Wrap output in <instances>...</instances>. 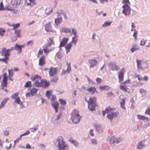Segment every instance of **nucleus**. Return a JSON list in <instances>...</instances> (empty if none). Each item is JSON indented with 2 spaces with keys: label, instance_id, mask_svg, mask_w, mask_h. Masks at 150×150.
<instances>
[{
  "label": "nucleus",
  "instance_id": "obj_23",
  "mask_svg": "<svg viewBox=\"0 0 150 150\" xmlns=\"http://www.w3.org/2000/svg\"><path fill=\"white\" fill-rule=\"evenodd\" d=\"M72 45V44L71 43V42H70L65 46V48L67 51V54L69 52Z\"/></svg>",
  "mask_w": 150,
  "mask_h": 150
},
{
  "label": "nucleus",
  "instance_id": "obj_17",
  "mask_svg": "<svg viewBox=\"0 0 150 150\" xmlns=\"http://www.w3.org/2000/svg\"><path fill=\"white\" fill-rule=\"evenodd\" d=\"M45 30L47 32L51 31L52 30V26L50 22L47 23L45 25Z\"/></svg>",
  "mask_w": 150,
  "mask_h": 150
},
{
  "label": "nucleus",
  "instance_id": "obj_41",
  "mask_svg": "<svg viewBox=\"0 0 150 150\" xmlns=\"http://www.w3.org/2000/svg\"><path fill=\"white\" fill-rule=\"evenodd\" d=\"M9 59V57H5L4 58H0V61H2L3 62H5L6 64L8 63V60Z\"/></svg>",
  "mask_w": 150,
  "mask_h": 150
},
{
  "label": "nucleus",
  "instance_id": "obj_6",
  "mask_svg": "<svg viewBox=\"0 0 150 150\" xmlns=\"http://www.w3.org/2000/svg\"><path fill=\"white\" fill-rule=\"evenodd\" d=\"M130 81V80L129 79L127 80H126L124 82L121 83L120 87V90H122L123 92H127L128 93H129V91H127V90L129 89L127 88V86H125L122 85V84L126 85L128 84V82Z\"/></svg>",
  "mask_w": 150,
  "mask_h": 150
},
{
  "label": "nucleus",
  "instance_id": "obj_57",
  "mask_svg": "<svg viewBox=\"0 0 150 150\" xmlns=\"http://www.w3.org/2000/svg\"><path fill=\"white\" fill-rule=\"evenodd\" d=\"M91 141L92 143L94 144H96L98 143L97 140L94 139H91Z\"/></svg>",
  "mask_w": 150,
  "mask_h": 150
},
{
  "label": "nucleus",
  "instance_id": "obj_29",
  "mask_svg": "<svg viewBox=\"0 0 150 150\" xmlns=\"http://www.w3.org/2000/svg\"><path fill=\"white\" fill-rule=\"evenodd\" d=\"M38 89L36 88H33L30 89V92L31 95L32 96L36 94Z\"/></svg>",
  "mask_w": 150,
  "mask_h": 150
},
{
  "label": "nucleus",
  "instance_id": "obj_50",
  "mask_svg": "<svg viewBox=\"0 0 150 150\" xmlns=\"http://www.w3.org/2000/svg\"><path fill=\"white\" fill-rule=\"evenodd\" d=\"M54 49V47H53V48L51 50H49V49H47L46 48H45L43 49V50L44 51V52L45 53H49L50 52L53 50Z\"/></svg>",
  "mask_w": 150,
  "mask_h": 150
},
{
  "label": "nucleus",
  "instance_id": "obj_22",
  "mask_svg": "<svg viewBox=\"0 0 150 150\" xmlns=\"http://www.w3.org/2000/svg\"><path fill=\"white\" fill-rule=\"evenodd\" d=\"M8 98H5L3 99V100L1 102L0 105V109L3 108L6 103L8 100Z\"/></svg>",
  "mask_w": 150,
  "mask_h": 150
},
{
  "label": "nucleus",
  "instance_id": "obj_63",
  "mask_svg": "<svg viewBox=\"0 0 150 150\" xmlns=\"http://www.w3.org/2000/svg\"><path fill=\"white\" fill-rule=\"evenodd\" d=\"M49 40H50L49 43L53 45H54V42L53 41V39L52 38H49Z\"/></svg>",
  "mask_w": 150,
  "mask_h": 150
},
{
  "label": "nucleus",
  "instance_id": "obj_46",
  "mask_svg": "<svg viewBox=\"0 0 150 150\" xmlns=\"http://www.w3.org/2000/svg\"><path fill=\"white\" fill-rule=\"evenodd\" d=\"M19 94L18 92H16L11 96V98L13 99H14L16 97L18 96Z\"/></svg>",
  "mask_w": 150,
  "mask_h": 150
},
{
  "label": "nucleus",
  "instance_id": "obj_15",
  "mask_svg": "<svg viewBox=\"0 0 150 150\" xmlns=\"http://www.w3.org/2000/svg\"><path fill=\"white\" fill-rule=\"evenodd\" d=\"M69 40V38H63L62 40L60 42L59 47H62L64 46L67 42Z\"/></svg>",
  "mask_w": 150,
  "mask_h": 150
},
{
  "label": "nucleus",
  "instance_id": "obj_25",
  "mask_svg": "<svg viewBox=\"0 0 150 150\" xmlns=\"http://www.w3.org/2000/svg\"><path fill=\"white\" fill-rule=\"evenodd\" d=\"M112 110H115V108H110L109 106L108 107L106 108L105 110L103 111V116H105V114L106 113H108L109 112V111H110Z\"/></svg>",
  "mask_w": 150,
  "mask_h": 150
},
{
  "label": "nucleus",
  "instance_id": "obj_58",
  "mask_svg": "<svg viewBox=\"0 0 150 150\" xmlns=\"http://www.w3.org/2000/svg\"><path fill=\"white\" fill-rule=\"evenodd\" d=\"M58 77L55 76L53 78L51 79V81L52 82H56L58 80Z\"/></svg>",
  "mask_w": 150,
  "mask_h": 150
},
{
  "label": "nucleus",
  "instance_id": "obj_13",
  "mask_svg": "<svg viewBox=\"0 0 150 150\" xmlns=\"http://www.w3.org/2000/svg\"><path fill=\"white\" fill-rule=\"evenodd\" d=\"M24 47V45H20L18 44H16L13 48L15 50H17L19 53H21L22 52V48Z\"/></svg>",
  "mask_w": 150,
  "mask_h": 150
},
{
  "label": "nucleus",
  "instance_id": "obj_4",
  "mask_svg": "<svg viewBox=\"0 0 150 150\" xmlns=\"http://www.w3.org/2000/svg\"><path fill=\"white\" fill-rule=\"evenodd\" d=\"M112 110L110 111H109L108 113L107 114V117L108 118L111 122L112 121V119L114 118H116L117 117L119 113L117 112H113Z\"/></svg>",
  "mask_w": 150,
  "mask_h": 150
},
{
  "label": "nucleus",
  "instance_id": "obj_61",
  "mask_svg": "<svg viewBox=\"0 0 150 150\" xmlns=\"http://www.w3.org/2000/svg\"><path fill=\"white\" fill-rule=\"evenodd\" d=\"M56 99V97L55 95H52V97L51 98L50 100L52 102L54 101Z\"/></svg>",
  "mask_w": 150,
  "mask_h": 150
},
{
  "label": "nucleus",
  "instance_id": "obj_47",
  "mask_svg": "<svg viewBox=\"0 0 150 150\" xmlns=\"http://www.w3.org/2000/svg\"><path fill=\"white\" fill-rule=\"evenodd\" d=\"M8 76L10 77H12L13 75V72L12 69H8Z\"/></svg>",
  "mask_w": 150,
  "mask_h": 150
},
{
  "label": "nucleus",
  "instance_id": "obj_2",
  "mask_svg": "<svg viewBox=\"0 0 150 150\" xmlns=\"http://www.w3.org/2000/svg\"><path fill=\"white\" fill-rule=\"evenodd\" d=\"M32 81H35L33 85L35 87H40L41 86V83L42 79H41V77L38 74H34L32 75L30 78Z\"/></svg>",
  "mask_w": 150,
  "mask_h": 150
},
{
  "label": "nucleus",
  "instance_id": "obj_27",
  "mask_svg": "<svg viewBox=\"0 0 150 150\" xmlns=\"http://www.w3.org/2000/svg\"><path fill=\"white\" fill-rule=\"evenodd\" d=\"M87 90L90 93H91L92 94L95 93V92H97L96 88L95 87H90L88 89H87Z\"/></svg>",
  "mask_w": 150,
  "mask_h": 150
},
{
  "label": "nucleus",
  "instance_id": "obj_34",
  "mask_svg": "<svg viewBox=\"0 0 150 150\" xmlns=\"http://www.w3.org/2000/svg\"><path fill=\"white\" fill-rule=\"evenodd\" d=\"M136 45V44L132 45V47L131 49V51L132 53L139 49V47L138 46L137 47Z\"/></svg>",
  "mask_w": 150,
  "mask_h": 150
},
{
  "label": "nucleus",
  "instance_id": "obj_48",
  "mask_svg": "<svg viewBox=\"0 0 150 150\" xmlns=\"http://www.w3.org/2000/svg\"><path fill=\"white\" fill-rule=\"evenodd\" d=\"M21 102V100L20 98L17 97L15 98V100H14V102L15 103H16L18 104H20V103Z\"/></svg>",
  "mask_w": 150,
  "mask_h": 150
},
{
  "label": "nucleus",
  "instance_id": "obj_20",
  "mask_svg": "<svg viewBox=\"0 0 150 150\" xmlns=\"http://www.w3.org/2000/svg\"><path fill=\"white\" fill-rule=\"evenodd\" d=\"M67 64H68V66L67 70H64L62 71V75L65 74L66 73L69 74L71 70V67L70 64H68V63H67Z\"/></svg>",
  "mask_w": 150,
  "mask_h": 150
},
{
  "label": "nucleus",
  "instance_id": "obj_53",
  "mask_svg": "<svg viewBox=\"0 0 150 150\" xmlns=\"http://www.w3.org/2000/svg\"><path fill=\"white\" fill-rule=\"evenodd\" d=\"M59 101L61 104L62 105H65L66 104V101L65 100L63 99H59Z\"/></svg>",
  "mask_w": 150,
  "mask_h": 150
},
{
  "label": "nucleus",
  "instance_id": "obj_37",
  "mask_svg": "<svg viewBox=\"0 0 150 150\" xmlns=\"http://www.w3.org/2000/svg\"><path fill=\"white\" fill-rule=\"evenodd\" d=\"M125 99L124 98H122V101L120 103V105H121V107L122 108L125 109Z\"/></svg>",
  "mask_w": 150,
  "mask_h": 150
},
{
  "label": "nucleus",
  "instance_id": "obj_38",
  "mask_svg": "<svg viewBox=\"0 0 150 150\" xmlns=\"http://www.w3.org/2000/svg\"><path fill=\"white\" fill-rule=\"evenodd\" d=\"M78 37L77 35L74 36V37L72 38V40L71 42V43H73L74 44H75L77 42V38H76V37Z\"/></svg>",
  "mask_w": 150,
  "mask_h": 150
},
{
  "label": "nucleus",
  "instance_id": "obj_54",
  "mask_svg": "<svg viewBox=\"0 0 150 150\" xmlns=\"http://www.w3.org/2000/svg\"><path fill=\"white\" fill-rule=\"evenodd\" d=\"M8 77L6 73H5L3 75V77L2 79L8 80Z\"/></svg>",
  "mask_w": 150,
  "mask_h": 150
},
{
  "label": "nucleus",
  "instance_id": "obj_52",
  "mask_svg": "<svg viewBox=\"0 0 150 150\" xmlns=\"http://www.w3.org/2000/svg\"><path fill=\"white\" fill-rule=\"evenodd\" d=\"M38 125H37L35 127L30 128V129L31 132H33L34 131H35L36 130L38 129Z\"/></svg>",
  "mask_w": 150,
  "mask_h": 150
},
{
  "label": "nucleus",
  "instance_id": "obj_40",
  "mask_svg": "<svg viewBox=\"0 0 150 150\" xmlns=\"http://www.w3.org/2000/svg\"><path fill=\"white\" fill-rule=\"evenodd\" d=\"M99 88L101 89L102 90H108L109 88H110V87L108 86H100Z\"/></svg>",
  "mask_w": 150,
  "mask_h": 150
},
{
  "label": "nucleus",
  "instance_id": "obj_44",
  "mask_svg": "<svg viewBox=\"0 0 150 150\" xmlns=\"http://www.w3.org/2000/svg\"><path fill=\"white\" fill-rule=\"evenodd\" d=\"M31 86V83L30 81H28L26 82L24 87L25 88H30Z\"/></svg>",
  "mask_w": 150,
  "mask_h": 150
},
{
  "label": "nucleus",
  "instance_id": "obj_32",
  "mask_svg": "<svg viewBox=\"0 0 150 150\" xmlns=\"http://www.w3.org/2000/svg\"><path fill=\"white\" fill-rule=\"evenodd\" d=\"M44 59V56L41 57L39 59V64L40 66H42L45 64Z\"/></svg>",
  "mask_w": 150,
  "mask_h": 150
},
{
  "label": "nucleus",
  "instance_id": "obj_26",
  "mask_svg": "<svg viewBox=\"0 0 150 150\" xmlns=\"http://www.w3.org/2000/svg\"><path fill=\"white\" fill-rule=\"evenodd\" d=\"M116 140V138L114 136H112L111 137H108V140H109V142L111 144H113Z\"/></svg>",
  "mask_w": 150,
  "mask_h": 150
},
{
  "label": "nucleus",
  "instance_id": "obj_1",
  "mask_svg": "<svg viewBox=\"0 0 150 150\" xmlns=\"http://www.w3.org/2000/svg\"><path fill=\"white\" fill-rule=\"evenodd\" d=\"M57 142L59 150H67L68 146L63 140L62 136H59L58 137L56 141Z\"/></svg>",
  "mask_w": 150,
  "mask_h": 150
},
{
  "label": "nucleus",
  "instance_id": "obj_42",
  "mask_svg": "<svg viewBox=\"0 0 150 150\" xmlns=\"http://www.w3.org/2000/svg\"><path fill=\"white\" fill-rule=\"evenodd\" d=\"M6 30L4 28H0V35L1 37L3 36L6 32Z\"/></svg>",
  "mask_w": 150,
  "mask_h": 150
},
{
  "label": "nucleus",
  "instance_id": "obj_21",
  "mask_svg": "<svg viewBox=\"0 0 150 150\" xmlns=\"http://www.w3.org/2000/svg\"><path fill=\"white\" fill-rule=\"evenodd\" d=\"M62 18L60 16L59 17L55 18L54 22L55 25L57 26H58L59 24L62 23Z\"/></svg>",
  "mask_w": 150,
  "mask_h": 150
},
{
  "label": "nucleus",
  "instance_id": "obj_10",
  "mask_svg": "<svg viewBox=\"0 0 150 150\" xmlns=\"http://www.w3.org/2000/svg\"><path fill=\"white\" fill-rule=\"evenodd\" d=\"M23 2V0H15L13 4L14 8H16L22 4Z\"/></svg>",
  "mask_w": 150,
  "mask_h": 150
},
{
  "label": "nucleus",
  "instance_id": "obj_28",
  "mask_svg": "<svg viewBox=\"0 0 150 150\" xmlns=\"http://www.w3.org/2000/svg\"><path fill=\"white\" fill-rule=\"evenodd\" d=\"M145 144H144V142L141 141L138 143L137 148V149H141L142 147H145Z\"/></svg>",
  "mask_w": 150,
  "mask_h": 150
},
{
  "label": "nucleus",
  "instance_id": "obj_30",
  "mask_svg": "<svg viewBox=\"0 0 150 150\" xmlns=\"http://www.w3.org/2000/svg\"><path fill=\"white\" fill-rule=\"evenodd\" d=\"M69 141L73 144L75 147H76L79 144L75 140H73L72 138H69Z\"/></svg>",
  "mask_w": 150,
  "mask_h": 150
},
{
  "label": "nucleus",
  "instance_id": "obj_51",
  "mask_svg": "<svg viewBox=\"0 0 150 150\" xmlns=\"http://www.w3.org/2000/svg\"><path fill=\"white\" fill-rule=\"evenodd\" d=\"M145 114L146 115H150V106L147 108L145 112Z\"/></svg>",
  "mask_w": 150,
  "mask_h": 150
},
{
  "label": "nucleus",
  "instance_id": "obj_36",
  "mask_svg": "<svg viewBox=\"0 0 150 150\" xmlns=\"http://www.w3.org/2000/svg\"><path fill=\"white\" fill-rule=\"evenodd\" d=\"M57 13H58L57 16H60L62 15H63L65 19H66L67 18V16L66 15V13H64L63 11H61V12H58Z\"/></svg>",
  "mask_w": 150,
  "mask_h": 150
},
{
  "label": "nucleus",
  "instance_id": "obj_24",
  "mask_svg": "<svg viewBox=\"0 0 150 150\" xmlns=\"http://www.w3.org/2000/svg\"><path fill=\"white\" fill-rule=\"evenodd\" d=\"M8 80H3L1 81V89H4V87H6L8 83Z\"/></svg>",
  "mask_w": 150,
  "mask_h": 150
},
{
  "label": "nucleus",
  "instance_id": "obj_39",
  "mask_svg": "<svg viewBox=\"0 0 150 150\" xmlns=\"http://www.w3.org/2000/svg\"><path fill=\"white\" fill-rule=\"evenodd\" d=\"M51 105L54 107V109H56L58 108L59 104L57 101H56L52 103Z\"/></svg>",
  "mask_w": 150,
  "mask_h": 150
},
{
  "label": "nucleus",
  "instance_id": "obj_14",
  "mask_svg": "<svg viewBox=\"0 0 150 150\" xmlns=\"http://www.w3.org/2000/svg\"><path fill=\"white\" fill-rule=\"evenodd\" d=\"M89 64H90V67L93 68L95 66L97 63L98 62L95 59H90L88 61Z\"/></svg>",
  "mask_w": 150,
  "mask_h": 150
},
{
  "label": "nucleus",
  "instance_id": "obj_19",
  "mask_svg": "<svg viewBox=\"0 0 150 150\" xmlns=\"http://www.w3.org/2000/svg\"><path fill=\"white\" fill-rule=\"evenodd\" d=\"M96 130L99 133H100L103 131V127L101 125L96 124L95 125Z\"/></svg>",
  "mask_w": 150,
  "mask_h": 150
},
{
  "label": "nucleus",
  "instance_id": "obj_11",
  "mask_svg": "<svg viewBox=\"0 0 150 150\" xmlns=\"http://www.w3.org/2000/svg\"><path fill=\"white\" fill-rule=\"evenodd\" d=\"M10 50L6 49L5 47L3 48L2 50V55H3L4 53V56L6 57H8L10 55Z\"/></svg>",
  "mask_w": 150,
  "mask_h": 150
},
{
  "label": "nucleus",
  "instance_id": "obj_64",
  "mask_svg": "<svg viewBox=\"0 0 150 150\" xmlns=\"http://www.w3.org/2000/svg\"><path fill=\"white\" fill-rule=\"evenodd\" d=\"M56 56L57 57L58 59H61L62 57L59 52H58L57 53L56 55Z\"/></svg>",
  "mask_w": 150,
  "mask_h": 150
},
{
  "label": "nucleus",
  "instance_id": "obj_59",
  "mask_svg": "<svg viewBox=\"0 0 150 150\" xmlns=\"http://www.w3.org/2000/svg\"><path fill=\"white\" fill-rule=\"evenodd\" d=\"M137 31H135L134 32V33L133 35V36L134 37V39L136 40H137Z\"/></svg>",
  "mask_w": 150,
  "mask_h": 150
},
{
  "label": "nucleus",
  "instance_id": "obj_33",
  "mask_svg": "<svg viewBox=\"0 0 150 150\" xmlns=\"http://www.w3.org/2000/svg\"><path fill=\"white\" fill-rule=\"evenodd\" d=\"M137 116L138 118L140 120H142L144 121L146 120L147 121L149 120V119L148 117H145L144 116L138 115H137Z\"/></svg>",
  "mask_w": 150,
  "mask_h": 150
},
{
  "label": "nucleus",
  "instance_id": "obj_55",
  "mask_svg": "<svg viewBox=\"0 0 150 150\" xmlns=\"http://www.w3.org/2000/svg\"><path fill=\"white\" fill-rule=\"evenodd\" d=\"M5 9L6 8H4V7L3 2H1L0 3V10L1 11H4Z\"/></svg>",
  "mask_w": 150,
  "mask_h": 150
},
{
  "label": "nucleus",
  "instance_id": "obj_62",
  "mask_svg": "<svg viewBox=\"0 0 150 150\" xmlns=\"http://www.w3.org/2000/svg\"><path fill=\"white\" fill-rule=\"evenodd\" d=\"M62 115V113L61 112H59L57 117V119L56 120L58 121V120L61 118V117Z\"/></svg>",
  "mask_w": 150,
  "mask_h": 150
},
{
  "label": "nucleus",
  "instance_id": "obj_49",
  "mask_svg": "<svg viewBox=\"0 0 150 150\" xmlns=\"http://www.w3.org/2000/svg\"><path fill=\"white\" fill-rule=\"evenodd\" d=\"M51 95V92L50 91H46V96L48 99H49L50 98Z\"/></svg>",
  "mask_w": 150,
  "mask_h": 150
},
{
  "label": "nucleus",
  "instance_id": "obj_8",
  "mask_svg": "<svg viewBox=\"0 0 150 150\" xmlns=\"http://www.w3.org/2000/svg\"><path fill=\"white\" fill-rule=\"evenodd\" d=\"M123 10L122 13L126 16H129L130 14V7L127 4L124 5L122 6Z\"/></svg>",
  "mask_w": 150,
  "mask_h": 150
},
{
  "label": "nucleus",
  "instance_id": "obj_18",
  "mask_svg": "<svg viewBox=\"0 0 150 150\" xmlns=\"http://www.w3.org/2000/svg\"><path fill=\"white\" fill-rule=\"evenodd\" d=\"M118 82L120 83L122 81L124 77V74L122 71H121L118 73Z\"/></svg>",
  "mask_w": 150,
  "mask_h": 150
},
{
  "label": "nucleus",
  "instance_id": "obj_56",
  "mask_svg": "<svg viewBox=\"0 0 150 150\" xmlns=\"http://www.w3.org/2000/svg\"><path fill=\"white\" fill-rule=\"evenodd\" d=\"M146 40L142 39L141 41L140 45L141 46H143L146 43Z\"/></svg>",
  "mask_w": 150,
  "mask_h": 150
},
{
  "label": "nucleus",
  "instance_id": "obj_16",
  "mask_svg": "<svg viewBox=\"0 0 150 150\" xmlns=\"http://www.w3.org/2000/svg\"><path fill=\"white\" fill-rule=\"evenodd\" d=\"M57 73V69L56 68H51L49 71V74L51 76H54Z\"/></svg>",
  "mask_w": 150,
  "mask_h": 150
},
{
  "label": "nucleus",
  "instance_id": "obj_60",
  "mask_svg": "<svg viewBox=\"0 0 150 150\" xmlns=\"http://www.w3.org/2000/svg\"><path fill=\"white\" fill-rule=\"evenodd\" d=\"M71 33H70L71 35V33H72L74 35V36L77 35H76L77 32L76 30H75L74 28H73L71 29Z\"/></svg>",
  "mask_w": 150,
  "mask_h": 150
},
{
  "label": "nucleus",
  "instance_id": "obj_12",
  "mask_svg": "<svg viewBox=\"0 0 150 150\" xmlns=\"http://www.w3.org/2000/svg\"><path fill=\"white\" fill-rule=\"evenodd\" d=\"M42 82L41 83L42 84L41 87L44 88H45L48 87L50 85V83L49 81L44 79H42Z\"/></svg>",
  "mask_w": 150,
  "mask_h": 150
},
{
  "label": "nucleus",
  "instance_id": "obj_45",
  "mask_svg": "<svg viewBox=\"0 0 150 150\" xmlns=\"http://www.w3.org/2000/svg\"><path fill=\"white\" fill-rule=\"evenodd\" d=\"M20 25V24L19 23H18L16 24H11V25H9L10 26L13 27V29H15L17 28Z\"/></svg>",
  "mask_w": 150,
  "mask_h": 150
},
{
  "label": "nucleus",
  "instance_id": "obj_9",
  "mask_svg": "<svg viewBox=\"0 0 150 150\" xmlns=\"http://www.w3.org/2000/svg\"><path fill=\"white\" fill-rule=\"evenodd\" d=\"M71 119L74 124H77L79 122L80 118L79 114H73L71 117Z\"/></svg>",
  "mask_w": 150,
  "mask_h": 150
},
{
  "label": "nucleus",
  "instance_id": "obj_3",
  "mask_svg": "<svg viewBox=\"0 0 150 150\" xmlns=\"http://www.w3.org/2000/svg\"><path fill=\"white\" fill-rule=\"evenodd\" d=\"M96 98L95 97H91L88 102V108L93 111L95 110V107L98 106L96 103Z\"/></svg>",
  "mask_w": 150,
  "mask_h": 150
},
{
  "label": "nucleus",
  "instance_id": "obj_35",
  "mask_svg": "<svg viewBox=\"0 0 150 150\" xmlns=\"http://www.w3.org/2000/svg\"><path fill=\"white\" fill-rule=\"evenodd\" d=\"M15 33L16 34V35L15 37H14V41L17 40V37H19L21 36L20 32V30H15Z\"/></svg>",
  "mask_w": 150,
  "mask_h": 150
},
{
  "label": "nucleus",
  "instance_id": "obj_43",
  "mask_svg": "<svg viewBox=\"0 0 150 150\" xmlns=\"http://www.w3.org/2000/svg\"><path fill=\"white\" fill-rule=\"evenodd\" d=\"M62 32H64L66 33H71V31L70 29L69 28H62Z\"/></svg>",
  "mask_w": 150,
  "mask_h": 150
},
{
  "label": "nucleus",
  "instance_id": "obj_31",
  "mask_svg": "<svg viewBox=\"0 0 150 150\" xmlns=\"http://www.w3.org/2000/svg\"><path fill=\"white\" fill-rule=\"evenodd\" d=\"M112 23V21H106L102 25V27L103 28H105L109 26Z\"/></svg>",
  "mask_w": 150,
  "mask_h": 150
},
{
  "label": "nucleus",
  "instance_id": "obj_5",
  "mask_svg": "<svg viewBox=\"0 0 150 150\" xmlns=\"http://www.w3.org/2000/svg\"><path fill=\"white\" fill-rule=\"evenodd\" d=\"M136 62L137 63V68L138 70L141 69L142 70H143L144 69L147 68L148 67V64L146 62H144V64L146 66L144 67H142L141 66V63L142 61L138 59H137Z\"/></svg>",
  "mask_w": 150,
  "mask_h": 150
},
{
  "label": "nucleus",
  "instance_id": "obj_7",
  "mask_svg": "<svg viewBox=\"0 0 150 150\" xmlns=\"http://www.w3.org/2000/svg\"><path fill=\"white\" fill-rule=\"evenodd\" d=\"M108 65L109 69H110L112 71H117L120 69L119 66L118 65H116V63L114 62L108 63Z\"/></svg>",
  "mask_w": 150,
  "mask_h": 150
}]
</instances>
